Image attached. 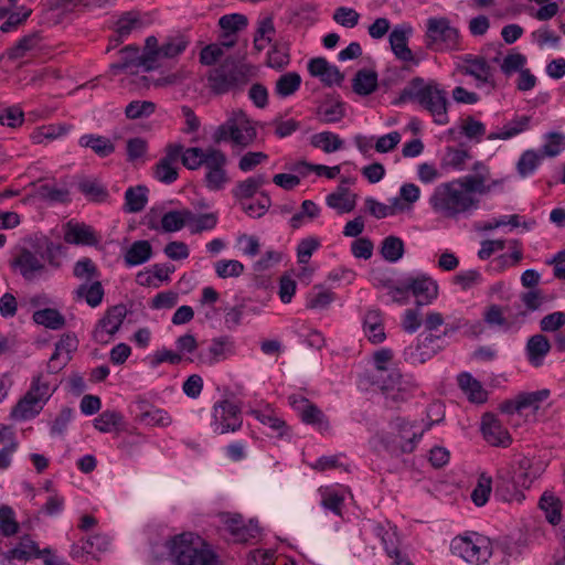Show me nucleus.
Listing matches in <instances>:
<instances>
[{
  "label": "nucleus",
  "mask_w": 565,
  "mask_h": 565,
  "mask_svg": "<svg viewBox=\"0 0 565 565\" xmlns=\"http://www.w3.org/2000/svg\"><path fill=\"white\" fill-rule=\"evenodd\" d=\"M458 385L466 394H468L471 402L482 403L486 401V391L482 388L480 382L469 373H461L458 375Z\"/></svg>",
  "instance_id": "37998d69"
},
{
  "label": "nucleus",
  "mask_w": 565,
  "mask_h": 565,
  "mask_svg": "<svg viewBox=\"0 0 565 565\" xmlns=\"http://www.w3.org/2000/svg\"><path fill=\"white\" fill-rule=\"evenodd\" d=\"M412 31V26L407 24H398L390 33L388 41L393 53L398 60L417 64L418 61L415 58L412 50L407 45L408 36Z\"/></svg>",
  "instance_id": "2eb2a0df"
},
{
  "label": "nucleus",
  "mask_w": 565,
  "mask_h": 565,
  "mask_svg": "<svg viewBox=\"0 0 565 565\" xmlns=\"http://www.w3.org/2000/svg\"><path fill=\"white\" fill-rule=\"evenodd\" d=\"M190 210L169 211L161 218V226L166 232H177L188 226Z\"/></svg>",
  "instance_id": "864d4df0"
},
{
  "label": "nucleus",
  "mask_w": 565,
  "mask_h": 565,
  "mask_svg": "<svg viewBox=\"0 0 565 565\" xmlns=\"http://www.w3.org/2000/svg\"><path fill=\"white\" fill-rule=\"evenodd\" d=\"M213 420L211 427L214 433L223 435L230 431H236L242 427L243 417L239 405L224 398L216 402L212 412Z\"/></svg>",
  "instance_id": "9d476101"
},
{
  "label": "nucleus",
  "mask_w": 565,
  "mask_h": 565,
  "mask_svg": "<svg viewBox=\"0 0 565 565\" xmlns=\"http://www.w3.org/2000/svg\"><path fill=\"white\" fill-rule=\"evenodd\" d=\"M39 44V36L36 34H29L21 38L15 45L8 50V57L10 60H19L26 55L28 52L34 50Z\"/></svg>",
  "instance_id": "0e129e2a"
},
{
  "label": "nucleus",
  "mask_w": 565,
  "mask_h": 565,
  "mask_svg": "<svg viewBox=\"0 0 565 565\" xmlns=\"http://www.w3.org/2000/svg\"><path fill=\"white\" fill-rule=\"evenodd\" d=\"M301 84V77L296 72H289L284 75H281L275 86V93L279 97H288L292 94H295Z\"/></svg>",
  "instance_id": "3c124183"
},
{
  "label": "nucleus",
  "mask_w": 565,
  "mask_h": 565,
  "mask_svg": "<svg viewBox=\"0 0 565 565\" xmlns=\"http://www.w3.org/2000/svg\"><path fill=\"white\" fill-rule=\"evenodd\" d=\"M71 129V125L62 122L43 125L31 134V139L34 143H45L65 136Z\"/></svg>",
  "instance_id": "f704fd0d"
},
{
  "label": "nucleus",
  "mask_w": 565,
  "mask_h": 565,
  "mask_svg": "<svg viewBox=\"0 0 565 565\" xmlns=\"http://www.w3.org/2000/svg\"><path fill=\"white\" fill-rule=\"evenodd\" d=\"M530 125V117L529 116H520L508 122L503 126L501 131L499 132H491L488 135L489 140H497V139H510L524 130L529 128Z\"/></svg>",
  "instance_id": "49530a36"
},
{
  "label": "nucleus",
  "mask_w": 565,
  "mask_h": 565,
  "mask_svg": "<svg viewBox=\"0 0 565 565\" xmlns=\"http://www.w3.org/2000/svg\"><path fill=\"white\" fill-rule=\"evenodd\" d=\"M64 239L68 244L89 246L95 245L98 242L93 228L85 224H68L64 234Z\"/></svg>",
  "instance_id": "2f4dec72"
},
{
  "label": "nucleus",
  "mask_w": 565,
  "mask_h": 565,
  "mask_svg": "<svg viewBox=\"0 0 565 565\" xmlns=\"http://www.w3.org/2000/svg\"><path fill=\"white\" fill-rule=\"evenodd\" d=\"M152 256V247L148 241H136L124 255L127 267H134L147 263Z\"/></svg>",
  "instance_id": "473e14b6"
},
{
  "label": "nucleus",
  "mask_w": 565,
  "mask_h": 565,
  "mask_svg": "<svg viewBox=\"0 0 565 565\" xmlns=\"http://www.w3.org/2000/svg\"><path fill=\"white\" fill-rule=\"evenodd\" d=\"M540 508L545 512L546 520L555 525L561 522V503L552 494L544 493L540 499Z\"/></svg>",
  "instance_id": "052dcab7"
},
{
  "label": "nucleus",
  "mask_w": 565,
  "mask_h": 565,
  "mask_svg": "<svg viewBox=\"0 0 565 565\" xmlns=\"http://www.w3.org/2000/svg\"><path fill=\"white\" fill-rule=\"evenodd\" d=\"M423 330L419 335L424 344H440L443 337L448 334V327L444 326V320H423Z\"/></svg>",
  "instance_id": "4c0bfd02"
},
{
  "label": "nucleus",
  "mask_w": 565,
  "mask_h": 565,
  "mask_svg": "<svg viewBox=\"0 0 565 565\" xmlns=\"http://www.w3.org/2000/svg\"><path fill=\"white\" fill-rule=\"evenodd\" d=\"M254 71L252 65L226 58L209 72V87L216 95L242 90L254 76Z\"/></svg>",
  "instance_id": "39448f33"
},
{
  "label": "nucleus",
  "mask_w": 565,
  "mask_h": 565,
  "mask_svg": "<svg viewBox=\"0 0 565 565\" xmlns=\"http://www.w3.org/2000/svg\"><path fill=\"white\" fill-rule=\"evenodd\" d=\"M326 202L329 207L337 210L340 214L349 213L355 207V195L351 194L347 188L339 186L327 196Z\"/></svg>",
  "instance_id": "c9c22d12"
},
{
  "label": "nucleus",
  "mask_w": 565,
  "mask_h": 565,
  "mask_svg": "<svg viewBox=\"0 0 565 565\" xmlns=\"http://www.w3.org/2000/svg\"><path fill=\"white\" fill-rule=\"evenodd\" d=\"M440 348L441 344H424L422 341V337L418 335V342L416 344H411L405 348L403 352V359L405 362L412 365L424 364L425 362L430 360Z\"/></svg>",
  "instance_id": "b1692460"
},
{
  "label": "nucleus",
  "mask_w": 565,
  "mask_h": 565,
  "mask_svg": "<svg viewBox=\"0 0 565 565\" xmlns=\"http://www.w3.org/2000/svg\"><path fill=\"white\" fill-rule=\"evenodd\" d=\"M407 102L416 103L422 109L426 110L435 124L445 126L449 122L448 108L450 102L445 88L435 79H424L414 77L403 88L395 105Z\"/></svg>",
  "instance_id": "f257e3e1"
},
{
  "label": "nucleus",
  "mask_w": 565,
  "mask_h": 565,
  "mask_svg": "<svg viewBox=\"0 0 565 565\" xmlns=\"http://www.w3.org/2000/svg\"><path fill=\"white\" fill-rule=\"evenodd\" d=\"M392 358L393 353L390 349H382L374 353V370L372 371L370 377L372 380V384L379 388L388 387L387 374H390L393 370H388L387 363L392 360Z\"/></svg>",
  "instance_id": "393cba45"
},
{
  "label": "nucleus",
  "mask_w": 565,
  "mask_h": 565,
  "mask_svg": "<svg viewBox=\"0 0 565 565\" xmlns=\"http://www.w3.org/2000/svg\"><path fill=\"white\" fill-rule=\"evenodd\" d=\"M309 73L319 77L326 85L340 84L343 81V75L339 68L331 65L324 57H315L308 63Z\"/></svg>",
  "instance_id": "5701e85b"
},
{
  "label": "nucleus",
  "mask_w": 565,
  "mask_h": 565,
  "mask_svg": "<svg viewBox=\"0 0 565 565\" xmlns=\"http://www.w3.org/2000/svg\"><path fill=\"white\" fill-rule=\"evenodd\" d=\"M462 328L463 333L468 337H491L494 333L507 331L510 323L509 320H472L467 321Z\"/></svg>",
  "instance_id": "aec40b11"
},
{
  "label": "nucleus",
  "mask_w": 565,
  "mask_h": 565,
  "mask_svg": "<svg viewBox=\"0 0 565 565\" xmlns=\"http://www.w3.org/2000/svg\"><path fill=\"white\" fill-rule=\"evenodd\" d=\"M479 199L470 195L456 179L438 184L429 198L433 211L444 218L458 220L479 207Z\"/></svg>",
  "instance_id": "f03ea898"
},
{
  "label": "nucleus",
  "mask_w": 565,
  "mask_h": 565,
  "mask_svg": "<svg viewBox=\"0 0 565 565\" xmlns=\"http://www.w3.org/2000/svg\"><path fill=\"white\" fill-rule=\"evenodd\" d=\"M450 550L454 555L472 565L486 564L492 555L489 540L477 533L456 536Z\"/></svg>",
  "instance_id": "6e6552de"
},
{
  "label": "nucleus",
  "mask_w": 565,
  "mask_h": 565,
  "mask_svg": "<svg viewBox=\"0 0 565 565\" xmlns=\"http://www.w3.org/2000/svg\"><path fill=\"white\" fill-rule=\"evenodd\" d=\"M189 45V40L181 34L167 38L160 45V61L162 58H173L182 54Z\"/></svg>",
  "instance_id": "de8ad7c7"
},
{
  "label": "nucleus",
  "mask_w": 565,
  "mask_h": 565,
  "mask_svg": "<svg viewBox=\"0 0 565 565\" xmlns=\"http://www.w3.org/2000/svg\"><path fill=\"white\" fill-rule=\"evenodd\" d=\"M268 182L266 174H255L243 181L237 182L233 188L232 194L235 199L242 201L253 198L258 190Z\"/></svg>",
  "instance_id": "c756f323"
},
{
  "label": "nucleus",
  "mask_w": 565,
  "mask_h": 565,
  "mask_svg": "<svg viewBox=\"0 0 565 565\" xmlns=\"http://www.w3.org/2000/svg\"><path fill=\"white\" fill-rule=\"evenodd\" d=\"M344 115V108L341 103L324 104L317 111L318 119L322 124L339 122Z\"/></svg>",
  "instance_id": "680f3d73"
},
{
  "label": "nucleus",
  "mask_w": 565,
  "mask_h": 565,
  "mask_svg": "<svg viewBox=\"0 0 565 565\" xmlns=\"http://www.w3.org/2000/svg\"><path fill=\"white\" fill-rule=\"evenodd\" d=\"M20 525L15 519V512L9 505L0 507V534L6 537L15 535Z\"/></svg>",
  "instance_id": "13d9d810"
},
{
  "label": "nucleus",
  "mask_w": 565,
  "mask_h": 565,
  "mask_svg": "<svg viewBox=\"0 0 565 565\" xmlns=\"http://www.w3.org/2000/svg\"><path fill=\"white\" fill-rule=\"evenodd\" d=\"M210 154V147L206 149H202L199 147H191L184 149L182 146V153L179 159H181L182 164L189 170H198L201 167H204L207 157Z\"/></svg>",
  "instance_id": "c03bdc74"
},
{
  "label": "nucleus",
  "mask_w": 565,
  "mask_h": 565,
  "mask_svg": "<svg viewBox=\"0 0 565 565\" xmlns=\"http://www.w3.org/2000/svg\"><path fill=\"white\" fill-rule=\"evenodd\" d=\"M233 351V341L230 337H218L212 340L209 348V363L213 364L220 362Z\"/></svg>",
  "instance_id": "603ef678"
},
{
  "label": "nucleus",
  "mask_w": 565,
  "mask_h": 565,
  "mask_svg": "<svg viewBox=\"0 0 565 565\" xmlns=\"http://www.w3.org/2000/svg\"><path fill=\"white\" fill-rule=\"evenodd\" d=\"M456 181L465 189L470 195L490 193V188L487 185L488 177L483 173L475 175L468 174L457 178Z\"/></svg>",
  "instance_id": "09e8293b"
},
{
  "label": "nucleus",
  "mask_w": 565,
  "mask_h": 565,
  "mask_svg": "<svg viewBox=\"0 0 565 565\" xmlns=\"http://www.w3.org/2000/svg\"><path fill=\"white\" fill-rule=\"evenodd\" d=\"M353 90L361 96L372 94L377 87V74L374 71L360 70L356 72L353 84Z\"/></svg>",
  "instance_id": "58836bf2"
},
{
  "label": "nucleus",
  "mask_w": 565,
  "mask_h": 565,
  "mask_svg": "<svg viewBox=\"0 0 565 565\" xmlns=\"http://www.w3.org/2000/svg\"><path fill=\"white\" fill-rule=\"evenodd\" d=\"M53 305L54 301L46 294H39L30 297L21 306L34 309L32 318H62L58 308Z\"/></svg>",
  "instance_id": "a878e982"
},
{
  "label": "nucleus",
  "mask_w": 565,
  "mask_h": 565,
  "mask_svg": "<svg viewBox=\"0 0 565 565\" xmlns=\"http://www.w3.org/2000/svg\"><path fill=\"white\" fill-rule=\"evenodd\" d=\"M181 153L182 145L180 143H169L166 147V156L153 168V175L158 181L170 184L178 179L177 162Z\"/></svg>",
  "instance_id": "4468645a"
},
{
  "label": "nucleus",
  "mask_w": 565,
  "mask_h": 565,
  "mask_svg": "<svg viewBox=\"0 0 565 565\" xmlns=\"http://www.w3.org/2000/svg\"><path fill=\"white\" fill-rule=\"evenodd\" d=\"M257 132L250 120L242 110L234 111L213 132L216 143L231 142L233 146L247 147L254 142Z\"/></svg>",
  "instance_id": "0eeeda50"
},
{
  "label": "nucleus",
  "mask_w": 565,
  "mask_h": 565,
  "mask_svg": "<svg viewBox=\"0 0 565 565\" xmlns=\"http://www.w3.org/2000/svg\"><path fill=\"white\" fill-rule=\"evenodd\" d=\"M425 45L434 52L461 51V36L445 17H433L426 22Z\"/></svg>",
  "instance_id": "423d86ee"
},
{
  "label": "nucleus",
  "mask_w": 565,
  "mask_h": 565,
  "mask_svg": "<svg viewBox=\"0 0 565 565\" xmlns=\"http://www.w3.org/2000/svg\"><path fill=\"white\" fill-rule=\"evenodd\" d=\"M42 556L43 552L39 548L38 544L29 535H24L15 547L4 554V559L9 563L13 559L28 562L31 558H40Z\"/></svg>",
  "instance_id": "bb28decb"
},
{
  "label": "nucleus",
  "mask_w": 565,
  "mask_h": 565,
  "mask_svg": "<svg viewBox=\"0 0 565 565\" xmlns=\"http://www.w3.org/2000/svg\"><path fill=\"white\" fill-rule=\"evenodd\" d=\"M527 58L519 52H511L500 60V68L505 76L521 72L526 65Z\"/></svg>",
  "instance_id": "69168bd1"
},
{
  "label": "nucleus",
  "mask_w": 565,
  "mask_h": 565,
  "mask_svg": "<svg viewBox=\"0 0 565 565\" xmlns=\"http://www.w3.org/2000/svg\"><path fill=\"white\" fill-rule=\"evenodd\" d=\"M147 203V188L138 185L127 189L125 193V206L130 213L143 210Z\"/></svg>",
  "instance_id": "5fc2aeb1"
},
{
  "label": "nucleus",
  "mask_w": 565,
  "mask_h": 565,
  "mask_svg": "<svg viewBox=\"0 0 565 565\" xmlns=\"http://www.w3.org/2000/svg\"><path fill=\"white\" fill-rule=\"evenodd\" d=\"M310 145L326 153H332L343 148L344 141L339 135L331 131H322L310 137Z\"/></svg>",
  "instance_id": "e433bc0d"
},
{
  "label": "nucleus",
  "mask_w": 565,
  "mask_h": 565,
  "mask_svg": "<svg viewBox=\"0 0 565 565\" xmlns=\"http://www.w3.org/2000/svg\"><path fill=\"white\" fill-rule=\"evenodd\" d=\"M32 14V9L26 7H20L17 11H10L6 17V21L0 25L2 33H9L18 30L19 26L23 25Z\"/></svg>",
  "instance_id": "6e6d98bb"
},
{
  "label": "nucleus",
  "mask_w": 565,
  "mask_h": 565,
  "mask_svg": "<svg viewBox=\"0 0 565 565\" xmlns=\"http://www.w3.org/2000/svg\"><path fill=\"white\" fill-rule=\"evenodd\" d=\"M60 246L49 244L43 252L21 248L11 260V267L26 281H34L46 277L49 269L61 267L58 257Z\"/></svg>",
  "instance_id": "20e7f679"
},
{
  "label": "nucleus",
  "mask_w": 565,
  "mask_h": 565,
  "mask_svg": "<svg viewBox=\"0 0 565 565\" xmlns=\"http://www.w3.org/2000/svg\"><path fill=\"white\" fill-rule=\"evenodd\" d=\"M481 430L486 440L493 446L507 447L511 443L508 430L493 414L487 413L482 416Z\"/></svg>",
  "instance_id": "dca6fc26"
},
{
  "label": "nucleus",
  "mask_w": 565,
  "mask_h": 565,
  "mask_svg": "<svg viewBox=\"0 0 565 565\" xmlns=\"http://www.w3.org/2000/svg\"><path fill=\"white\" fill-rule=\"evenodd\" d=\"M551 350L550 341L543 334H534L529 338L525 347L526 359L533 366H541Z\"/></svg>",
  "instance_id": "cd10ccee"
},
{
  "label": "nucleus",
  "mask_w": 565,
  "mask_h": 565,
  "mask_svg": "<svg viewBox=\"0 0 565 565\" xmlns=\"http://www.w3.org/2000/svg\"><path fill=\"white\" fill-rule=\"evenodd\" d=\"M388 387L380 388L385 395V404L388 407H395L399 402L408 398V393L402 387L401 375L396 371L387 374Z\"/></svg>",
  "instance_id": "c85d7f7f"
},
{
  "label": "nucleus",
  "mask_w": 565,
  "mask_h": 565,
  "mask_svg": "<svg viewBox=\"0 0 565 565\" xmlns=\"http://www.w3.org/2000/svg\"><path fill=\"white\" fill-rule=\"evenodd\" d=\"M55 390L56 386H53L47 381H43L42 376L39 375L33 379L31 387L26 393L32 394V397L36 398V401L41 402V405L44 406Z\"/></svg>",
  "instance_id": "e2e57ef3"
},
{
  "label": "nucleus",
  "mask_w": 565,
  "mask_h": 565,
  "mask_svg": "<svg viewBox=\"0 0 565 565\" xmlns=\"http://www.w3.org/2000/svg\"><path fill=\"white\" fill-rule=\"evenodd\" d=\"M78 143L81 147L92 149L100 158L108 157L115 151V143L105 136L84 135L79 138Z\"/></svg>",
  "instance_id": "72a5a7b5"
},
{
  "label": "nucleus",
  "mask_w": 565,
  "mask_h": 565,
  "mask_svg": "<svg viewBox=\"0 0 565 565\" xmlns=\"http://www.w3.org/2000/svg\"><path fill=\"white\" fill-rule=\"evenodd\" d=\"M214 268L216 275L223 279L238 277L244 271V265L236 259L217 260Z\"/></svg>",
  "instance_id": "774afa93"
},
{
  "label": "nucleus",
  "mask_w": 565,
  "mask_h": 565,
  "mask_svg": "<svg viewBox=\"0 0 565 565\" xmlns=\"http://www.w3.org/2000/svg\"><path fill=\"white\" fill-rule=\"evenodd\" d=\"M42 408L41 402L26 393L11 409L10 417L14 420H28L35 417Z\"/></svg>",
  "instance_id": "7c9ffc66"
},
{
  "label": "nucleus",
  "mask_w": 565,
  "mask_h": 565,
  "mask_svg": "<svg viewBox=\"0 0 565 565\" xmlns=\"http://www.w3.org/2000/svg\"><path fill=\"white\" fill-rule=\"evenodd\" d=\"M438 422L439 419L435 420V423ZM433 424L434 422H430L427 424L426 428L414 429L416 428L414 424H411L403 418H396L394 426L398 429L399 438L403 441L401 444L402 451L412 452L415 449L417 443L423 437L424 431L428 429Z\"/></svg>",
  "instance_id": "a211bd4d"
},
{
  "label": "nucleus",
  "mask_w": 565,
  "mask_h": 565,
  "mask_svg": "<svg viewBox=\"0 0 565 565\" xmlns=\"http://www.w3.org/2000/svg\"><path fill=\"white\" fill-rule=\"evenodd\" d=\"M120 326L121 320H98L93 331V338L98 343H108Z\"/></svg>",
  "instance_id": "4d7b16f0"
},
{
  "label": "nucleus",
  "mask_w": 565,
  "mask_h": 565,
  "mask_svg": "<svg viewBox=\"0 0 565 565\" xmlns=\"http://www.w3.org/2000/svg\"><path fill=\"white\" fill-rule=\"evenodd\" d=\"M501 52L488 61L482 55L466 54L460 57L461 63L457 65V71L462 75L471 76L477 82V87L489 86L494 88L495 68L492 64L500 63Z\"/></svg>",
  "instance_id": "1a4fd4ad"
},
{
  "label": "nucleus",
  "mask_w": 565,
  "mask_h": 565,
  "mask_svg": "<svg viewBox=\"0 0 565 565\" xmlns=\"http://www.w3.org/2000/svg\"><path fill=\"white\" fill-rule=\"evenodd\" d=\"M227 157L216 148L210 147V154L204 164L206 170L204 183L211 191H220L228 183L230 178L226 172Z\"/></svg>",
  "instance_id": "9b49d317"
},
{
  "label": "nucleus",
  "mask_w": 565,
  "mask_h": 565,
  "mask_svg": "<svg viewBox=\"0 0 565 565\" xmlns=\"http://www.w3.org/2000/svg\"><path fill=\"white\" fill-rule=\"evenodd\" d=\"M289 404L297 412L303 423L319 426L323 424V413L306 397L301 395H291L289 396Z\"/></svg>",
  "instance_id": "4be33fe9"
},
{
  "label": "nucleus",
  "mask_w": 565,
  "mask_h": 565,
  "mask_svg": "<svg viewBox=\"0 0 565 565\" xmlns=\"http://www.w3.org/2000/svg\"><path fill=\"white\" fill-rule=\"evenodd\" d=\"M405 253V245L402 238L390 235L381 243L380 254L388 263L398 262Z\"/></svg>",
  "instance_id": "a19ab883"
},
{
  "label": "nucleus",
  "mask_w": 565,
  "mask_h": 565,
  "mask_svg": "<svg viewBox=\"0 0 565 565\" xmlns=\"http://www.w3.org/2000/svg\"><path fill=\"white\" fill-rule=\"evenodd\" d=\"M495 497L504 502L521 503L525 495L508 470H499L495 479Z\"/></svg>",
  "instance_id": "f3484780"
},
{
  "label": "nucleus",
  "mask_w": 565,
  "mask_h": 565,
  "mask_svg": "<svg viewBox=\"0 0 565 565\" xmlns=\"http://www.w3.org/2000/svg\"><path fill=\"white\" fill-rule=\"evenodd\" d=\"M145 26V21L141 14L137 11H128L122 13L114 24L113 41L117 43L126 40L134 31L141 30Z\"/></svg>",
  "instance_id": "6ab92c4d"
},
{
  "label": "nucleus",
  "mask_w": 565,
  "mask_h": 565,
  "mask_svg": "<svg viewBox=\"0 0 565 565\" xmlns=\"http://www.w3.org/2000/svg\"><path fill=\"white\" fill-rule=\"evenodd\" d=\"M543 156L534 150H526L520 157L516 170L522 178L532 174L540 166Z\"/></svg>",
  "instance_id": "bf43d9fd"
},
{
  "label": "nucleus",
  "mask_w": 565,
  "mask_h": 565,
  "mask_svg": "<svg viewBox=\"0 0 565 565\" xmlns=\"http://www.w3.org/2000/svg\"><path fill=\"white\" fill-rule=\"evenodd\" d=\"M217 222L218 215L216 212L195 214L190 211L188 227L191 234H200L204 231H211L215 228Z\"/></svg>",
  "instance_id": "ea45409f"
},
{
  "label": "nucleus",
  "mask_w": 565,
  "mask_h": 565,
  "mask_svg": "<svg viewBox=\"0 0 565 565\" xmlns=\"http://www.w3.org/2000/svg\"><path fill=\"white\" fill-rule=\"evenodd\" d=\"M201 305L205 306H216L217 309L216 315H225L227 317H239L249 315L247 310V303H243L239 307H227L224 306V301L220 299L218 292L213 287H204L201 296Z\"/></svg>",
  "instance_id": "412c9836"
},
{
  "label": "nucleus",
  "mask_w": 565,
  "mask_h": 565,
  "mask_svg": "<svg viewBox=\"0 0 565 565\" xmlns=\"http://www.w3.org/2000/svg\"><path fill=\"white\" fill-rule=\"evenodd\" d=\"M399 289L411 291L418 306L430 303L438 295L437 282L427 275L411 276L403 279Z\"/></svg>",
  "instance_id": "f8f14e48"
},
{
  "label": "nucleus",
  "mask_w": 565,
  "mask_h": 565,
  "mask_svg": "<svg viewBox=\"0 0 565 565\" xmlns=\"http://www.w3.org/2000/svg\"><path fill=\"white\" fill-rule=\"evenodd\" d=\"M170 565H217V556L198 534L184 532L164 543Z\"/></svg>",
  "instance_id": "7ed1b4c3"
},
{
  "label": "nucleus",
  "mask_w": 565,
  "mask_h": 565,
  "mask_svg": "<svg viewBox=\"0 0 565 565\" xmlns=\"http://www.w3.org/2000/svg\"><path fill=\"white\" fill-rule=\"evenodd\" d=\"M365 206L371 215L376 218H384L391 215L396 214L397 211L403 210V206L399 205V199L394 198L391 201V204H384L382 202L376 201L373 198L365 199Z\"/></svg>",
  "instance_id": "8fccbe9b"
},
{
  "label": "nucleus",
  "mask_w": 565,
  "mask_h": 565,
  "mask_svg": "<svg viewBox=\"0 0 565 565\" xmlns=\"http://www.w3.org/2000/svg\"><path fill=\"white\" fill-rule=\"evenodd\" d=\"M160 45L156 36H148L146 40L145 51L136 61H126L122 63L111 64L114 74L127 72L132 66H142L146 71L157 68L160 65Z\"/></svg>",
  "instance_id": "ddd939ff"
},
{
  "label": "nucleus",
  "mask_w": 565,
  "mask_h": 565,
  "mask_svg": "<svg viewBox=\"0 0 565 565\" xmlns=\"http://www.w3.org/2000/svg\"><path fill=\"white\" fill-rule=\"evenodd\" d=\"M122 422V416L116 411H104L94 419V427L102 433H109Z\"/></svg>",
  "instance_id": "338daca9"
},
{
  "label": "nucleus",
  "mask_w": 565,
  "mask_h": 565,
  "mask_svg": "<svg viewBox=\"0 0 565 565\" xmlns=\"http://www.w3.org/2000/svg\"><path fill=\"white\" fill-rule=\"evenodd\" d=\"M75 297L77 300H85L90 307H97L104 297V288L99 281H93L92 284H82L75 290Z\"/></svg>",
  "instance_id": "79ce46f5"
},
{
  "label": "nucleus",
  "mask_w": 565,
  "mask_h": 565,
  "mask_svg": "<svg viewBox=\"0 0 565 565\" xmlns=\"http://www.w3.org/2000/svg\"><path fill=\"white\" fill-rule=\"evenodd\" d=\"M218 25L223 30V40L236 41V32L247 25V18L239 13L225 14L220 18Z\"/></svg>",
  "instance_id": "a18cd8bd"
}]
</instances>
